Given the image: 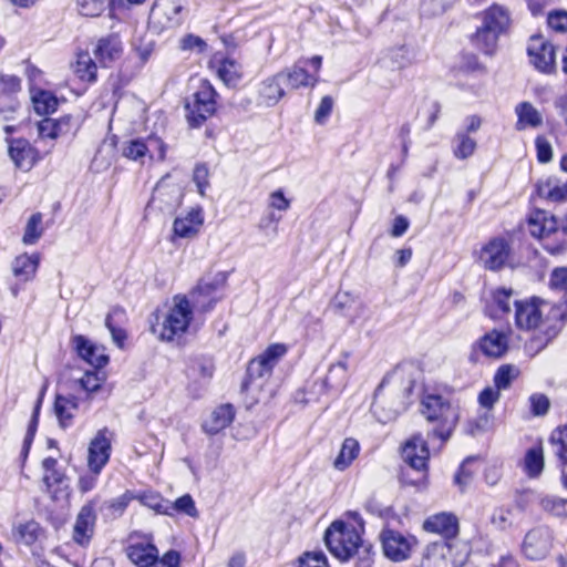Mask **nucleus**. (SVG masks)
I'll return each instance as SVG.
<instances>
[{"label": "nucleus", "instance_id": "11", "mask_svg": "<svg viewBox=\"0 0 567 567\" xmlns=\"http://www.w3.org/2000/svg\"><path fill=\"white\" fill-rule=\"evenodd\" d=\"M530 63L540 72L550 74L556 70L555 47L542 37H533L527 48Z\"/></svg>", "mask_w": 567, "mask_h": 567}, {"label": "nucleus", "instance_id": "1", "mask_svg": "<svg viewBox=\"0 0 567 567\" xmlns=\"http://www.w3.org/2000/svg\"><path fill=\"white\" fill-rule=\"evenodd\" d=\"M419 411L421 415L432 425V430L427 436L437 439L441 443H445L452 436L458 419V408L453 405L449 398L435 393L424 392Z\"/></svg>", "mask_w": 567, "mask_h": 567}, {"label": "nucleus", "instance_id": "62", "mask_svg": "<svg viewBox=\"0 0 567 567\" xmlns=\"http://www.w3.org/2000/svg\"><path fill=\"white\" fill-rule=\"evenodd\" d=\"M268 205L279 212H286L290 208V200L286 198L282 189H277L270 193Z\"/></svg>", "mask_w": 567, "mask_h": 567}, {"label": "nucleus", "instance_id": "63", "mask_svg": "<svg viewBox=\"0 0 567 567\" xmlns=\"http://www.w3.org/2000/svg\"><path fill=\"white\" fill-rule=\"evenodd\" d=\"M547 22L550 29L565 32L567 30V12L554 11L548 14Z\"/></svg>", "mask_w": 567, "mask_h": 567}, {"label": "nucleus", "instance_id": "54", "mask_svg": "<svg viewBox=\"0 0 567 567\" xmlns=\"http://www.w3.org/2000/svg\"><path fill=\"white\" fill-rule=\"evenodd\" d=\"M299 567H329L322 551H308L299 558Z\"/></svg>", "mask_w": 567, "mask_h": 567}, {"label": "nucleus", "instance_id": "56", "mask_svg": "<svg viewBox=\"0 0 567 567\" xmlns=\"http://www.w3.org/2000/svg\"><path fill=\"white\" fill-rule=\"evenodd\" d=\"M209 171L205 164L196 165L193 174V181L197 186L198 193L204 196L205 190L209 187Z\"/></svg>", "mask_w": 567, "mask_h": 567}, {"label": "nucleus", "instance_id": "8", "mask_svg": "<svg viewBox=\"0 0 567 567\" xmlns=\"http://www.w3.org/2000/svg\"><path fill=\"white\" fill-rule=\"evenodd\" d=\"M553 530L547 526H536L528 530L522 544V551L530 560L544 559L551 550Z\"/></svg>", "mask_w": 567, "mask_h": 567}, {"label": "nucleus", "instance_id": "48", "mask_svg": "<svg viewBox=\"0 0 567 567\" xmlns=\"http://www.w3.org/2000/svg\"><path fill=\"white\" fill-rule=\"evenodd\" d=\"M517 377V369L509 364L501 365L494 375V386L499 391L511 386L512 381Z\"/></svg>", "mask_w": 567, "mask_h": 567}, {"label": "nucleus", "instance_id": "34", "mask_svg": "<svg viewBox=\"0 0 567 567\" xmlns=\"http://www.w3.org/2000/svg\"><path fill=\"white\" fill-rule=\"evenodd\" d=\"M359 452V442L353 437H347L343 441L340 452L333 462V467L337 471L341 472L347 470L352 464V462L358 457Z\"/></svg>", "mask_w": 567, "mask_h": 567}, {"label": "nucleus", "instance_id": "22", "mask_svg": "<svg viewBox=\"0 0 567 567\" xmlns=\"http://www.w3.org/2000/svg\"><path fill=\"white\" fill-rule=\"evenodd\" d=\"M529 233L532 236L549 239L553 235H559V225L555 216L545 210H536L528 218Z\"/></svg>", "mask_w": 567, "mask_h": 567}, {"label": "nucleus", "instance_id": "2", "mask_svg": "<svg viewBox=\"0 0 567 567\" xmlns=\"http://www.w3.org/2000/svg\"><path fill=\"white\" fill-rule=\"evenodd\" d=\"M193 320V309L186 296L176 295L173 305L163 320L152 324V332L165 342H179L188 331Z\"/></svg>", "mask_w": 567, "mask_h": 567}, {"label": "nucleus", "instance_id": "29", "mask_svg": "<svg viewBox=\"0 0 567 567\" xmlns=\"http://www.w3.org/2000/svg\"><path fill=\"white\" fill-rule=\"evenodd\" d=\"M517 116L516 130L524 131L527 127H538L543 124V116L529 102H520L515 107Z\"/></svg>", "mask_w": 567, "mask_h": 567}, {"label": "nucleus", "instance_id": "7", "mask_svg": "<svg viewBox=\"0 0 567 567\" xmlns=\"http://www.w3.org/2000/svg\"><path fill=\"white\" fill-rule=\"evenodd\" d=\"M515 324L519 330H538L546 326L544 311L548 303L538 299L515 300Z\"/></svg>", "mask_w": 567, "mask_h": 567}, {"label": "nucleus", "instance_id": "26", "mask_svg": "<svg viewBox=\"0 0 567 567\" xmlns=\"http://www.w3.org/2000/svg\"><path fill=\"white\" fill-rule=\"evenodd\" d=\"M127 556L138 567H151L156 563L158 549L150 542L135 543L128 546Z\"/></svg>", "mask_w": 567, "mask_h": 567}, {"label": "nucleus", "instance_id": "57", "mask_svg": "<svg viewBox=\"0 0 567 567\" xmlns=\"http://www.w3.org/2000/svg\"><path fill=\"white\" fill-rule=\"evenodd\" d=\"M474 458H466L460 466L458 472L454 477L455 484L463 491L472 481L473 472L468 468Z\"/></svg>", "mask_w": 567, "mask_h": 567}, {"label": "nucleus", "instance_id": "53", "mask_svg": "<svg viewBox=\"0 0 567 567\" xmlns=\"http://www.w3.org/2000/svg\"><path fill=\"white\" fill-rule=\"evenodd\" d=\"M501 399V391L495 386H486L484 390L481 391L478 394V403L480 405L491 411L495 403H497Z\"/></svg>", "mask_w": 567, "mask_h": 567}, {"label": "nucleus", "instance_id": "35", "mask_svg": "<svg viewBox=\"0 0 567 567\" xmlns=\"http://www.w3.org/2000/svg\"><path fill=\"white\" fill-rule=\"evenodd\" d=\"M513 293V289L504 287L492 292V303L488 306L491 317L496 318L511 311Z\"/></svg>", "mask_w": 567, "mask_h": 567}, {"label": "nucleus", "instance_id": "61", "mask_svg": "<svg viewBox=\"0 0 567 567\" xmlns=\"http://www.w3.org/2000/svg\"><path fill=\"white\" fill-rule=\"evenodd\" d=\"M21 89V80L11 74L0 75V92L4 94H12Z\"/></svg>", "mask_w": 567, "mask_h": 567}, {"label": "nucleus", "instance_id": "20", "mask_svg": "<svg viewBox=\"0 0 567 567\" xmlns=\"http://www.w3.org/2000/svg\"><path fill=\"white\" fill-rule=\"evenodd\" d=\"M203 224V209L200 207L192 208L186 215L175 218L173 231L179 238H193L199 233Z\"/></svg>", "mask_w": 567, "mask_h": 567}, {"label": "nucleus", "instance_id": "18", "mask_svg": "<svg viewBox=\"0 0 567 567\" xmlns=\"http://www.w3.org/2000/svg\"><path fill=\"white\" fill-rule=\"evenodd\" d=\"M152 146H156L158 148V158L164 159L166 146L157 137H148L147 142L141 138L131 140L123 144L122 155L132 161H142L152 152Z\"/></svg>", "mask_w": 567, "mask_h": 567}, {"label": "nucleus", "instance_id": "4", "mask_svg": "<svg viewBox=\"0 0 567 567\" xmlns=\"http://www.w3.org/2000/svg\"><path fill=\"white\" fill-rule=\"evenodd\" d=\"M324 543L329 551L338 559L349 560L363 546L355 527L342 520H334L324 533Z\"/></svg>", "mask_w": 567, "mask_h": 567}, {"label": "nucleus", "instance_id": "52", "mask_svg": "<svg viewBox=\"0 0 567 567\" xmlns=\"http://www.w3.org/2000/svg\"><path fill=\"white\" fill-rule=\"evenodd\" d=\"M53 124L58 137L73 133L79 128V123L72 115L53 118Z\"/></svg>", "mask_w": 567, "mask_h": 567}, {"label": "nucleus", "instance_id": "59", "mask_svg": "<svg viewBox=\"0 0 567 567\" xmlns=\"http://www.w3.org/2000/svg\"><path fill=\"white\" fill-rule=\"evenodd\" d=\"M179 48L183 51H195L197 53H202L206 49V43L197 35L187 34L181 40Z\"/></svg>", "mask_w": 567, "mask_h": 567}, {"label": "nucleus", "instance_id": "13", "mask_svg": "<svg viewBox=\"0 0 567 567\" xmlns=\"http://www.w3.org/2000/svg\"><path fill=\"white\" fill-rule=\"evenodd\" d=\"M111 455V433L104 427L99 430L89 445L87 465L94 473L99 474L106 465Z\"/></svg>", "mask_w": 567, "mask_h": 567}, {"label": "nucleus", "instance_id": "40", "mask_svg": "<svg viewBox=\"0 0 567 567\" xmlns=\"http://www.w3.org/2000/svg\"><path fill=\"white\" fill-rule=\"evenodd\" d=\"M284 72V82L288 83L291 89H298L300 86H313L317 82V78L310 75L303 68L298 65L292 66L288 71Z\"/></svg>", "mask_w": 567, "mask_h": 567}, {"label": "nucleus", "instance_id": "17", "mask_svg": "<svg viewBox=\"0 0 567 567\" xmlns=\"http://www.w3.org/2000/svg\"><path fill=\"white\" fill-rule=\"evenodd\" d=\"M8 153L14 165L25 172L38 161V151L24 138L10 141Z\"/></svg>", "mask_w": 567, "mask_h": 567}, {"label": "nucleus", "instance_id": "3", "mask_svg": "<svg viewBox=\"0 0 567 567\" xmlns=\"http://www.w3.org/2000/svg\"><path fill=\"white\" fill-rule=\"evenodd\" d=\"M508 10L499 4H493L482 12V25L477 29L473 41L485 54H493L499 37L509 27Z\"/></svg>", "mask_w": 567, "mask_h": 567}, {"label": "nucleus", "instance_id": "16", "mask_svg": "<svg viewBox=\"0 0 567 567\" xmlns=\"http://www.w3.org/2000/svg\"><path fill=\"white\" fill-rule=\"evenodd\" d=\"M421 567H457L453 548L447 542H435L424 549Z\"/></svg>", "mask_w": 567, "mask_h": 567}, {"label": "nucleus", "instance_id": "58", "mask_svg": "<svg viewBox=\"0 0 567 567\" xmlns=\"http://www.w3.org/2000/svg\"><path fill=\"white\" fill-rule=\"evenodd\" d=\"M559 234L564 236L559 244L551 245L549 241L545 244V249L551 255H559L567 250V214L560 223Z\"/></svg>", "mask_w": 567, "mask_h": 567}, {"label": "nucleus", "instance_id": "46", "mask_svg": "<svg viewBox=\"0 0 567 567\" xmlns=\"http://www.w3.org/2000/svg\"><path fill=\"white\" fill-rule=\"evenodd\" d=\"M16 530L20 542L25 545H32L35 543L42 532L40 525L34 520L20 524Z\"/></svg>", "mask_w": 567, "mask_h": 567}, {"label": "nucleus", "instance_id": "45", "mask_svg": "<svg viewBox=\"0 0 567 567\" xmlns=\"http://www.w3.org/2000/svg\"><path fill=\"white\" fill-rule=\"evenodd\" d=\"M454 141L456 143L454 155L457 158L465 159L470 157L476 148V142L465 132L456 133Z\"/></svg>", "mask_w": 567, "mask_h": 567}, {"label": "nucleus", "instance_id": "21", "mask_svg": "<svg viewBox=\"0 0 567 567\" xmlns=\"http://www.w3.org/2000/svg\"><path fill=\"white\" fill-rule=\"evenodd\" d=\"M284 72H279L264 80L258 86V104L274 106L285 95Z\"/></svg>", "mask_w": 567, "mask_h": 567}, {"label": "nucleus", "instance_id": "60", "mask_svg": "<svg viewBox=\"0 0 567 567\" xmlns=\"http://www.w3.org/2000/svg\"><path fill=\"white\" fill-rule=\"evenodd\" d=\"M174 508L177 512L184 513L190 517H197L198 515L195 502L188 494L178 497L174 503Z\"/></svg>", "mask_w": 567, "mask_h": 567}, {"label": "nucleus", "instance_id": "36", "mask_svg": "<svg viewBox=\"0 0 567 567\" xmlns=\"http://www.w3.org/2000/svg\"><path fill=\"white\" fill-rule=\"evenodd\" d=\"M217 74L227 86H236L243 76L241 65L234 59L226 58L220 61Z\"/></svg>", "mask_w": 567, "mask_h": 567}, {"label": "nucleus", "instance_id": "30", "mask_svg": "<svg viewBox=\"0 0 567 567\" xmlns=\"http://www.w3.org/2000/svg\"><path fill=\"white\" fill-rule=\"evenodd\" d=\"M40 256L38 254H23L18 256L13 264L12 270L16 277L20 278L23 281L31 280L39 267Z\"/></svg>", "mask_w": 567, "mask_h": 567}, {"label": "nucleus", "instance_id": "50", "mask_svg": "<svg viewBox=\"0 0 567 567\" xmlns=\"http://www.w3.org/2000/svg\"><path fill=\"white\" fill-rule=\"evenodd\" d=\"M80 14L84 17H99L105 10V0H76Z\"/></svg>", "mask_w": 567, "mask_h": 567}, {"label": "nucleus", "instance_id": "12", "mask_svg": "<svg viewBox=\"0 0 567 567\" xmlns=\"http://www.w3.org/2000/svg\"><path fill=\"white\" fill-rule=\"evenodd\" d=\"M416 544L415 537L404 536L399 532L385 530L382 534L383 553L393 561L408 559Z\"/></svg>", "mask_w": 567, "mask_h": 567}, {"label": "nucleus", "instance_id": "64", "mask_svg": "<svg viewBox=\"0 0 567 567\" xmlns=\"http://www.w3.org/2000/svg\"><path fill=\"white\" fill-rule=\"evenodd\" d=\"M181 554L177 550H168L161 558L157 557L154 567H179Z\"/></svg>", "mask_w": 567, "mask_h": 567}, {"label": "nucleus", "instance_id": "5", "mask_svg": "<svg viewBox=\"0 0 567 567\" xmlns=\"http://www.w3.org/2000/svg\"><path fill=\"white\" fill-rule=\"evenodd\" d=\"M216 91L208 81H202L185 104L186 120L192 127L202 126L216 111Z\"/></svg>", "mask_w": 567, "mask_h": 567}, {"label": "nucleus", "instance_id": "47", "mask_svg": "<svg viewBox=\"0 0 567 567\" xmlns=\"http://www.w3.org/2000/svg\"><path fill=\"white\" fill-rule=\"evenodd\" d=\"M388 56L392 65L398 69H403L413 62V52L405 45L392 48L388 52Z\"/></svg>", "mask_w": 567, "mask_h": 567}, {"label": "nucleus", "instance_id": "25", "mask_svg": "<svg viewBox=\"0 0 567 567\" xmlns=\"http://www.w3.org/2000/svg\"><path fill=\"white\" fill-rule=\"evenodd\" d=\"M123 48L116 35H109L99 40L93 54L101 66L107 68L115 60L120 59Z\"/></svg>", "mask_w": 567, "mask_h": 567}, {"label": "nucleus", "instance_id": "19", "mask_svg": "<svg viewBox=\"0 0 567 567\" xmlns=\"http://www.w3.org/2000/svg\"><path fill=\"white\" fill-rule=\"evenodd\" d=\"M73 346L79 357L94 368H103L109 362L105 349L94 344L83 336H75L73 338Z\"/></svg>", "mask_w": 567, "mask_h": 567}, {"label": "nucleus", "instance_id": "28", "mask_svg": "<svg viewBox=\"0 0 567 567\" xmlns=\"http://www.w3.org/2000/svg\"><path fill=\"white\" fill-rule=\"evenodd\" d=\"M234 416L233 405L223 404L212 412L210 417L204 423L203 427L209 434H217L233 422Z\"/></svg>", "mask_w": 567, "mask_h": 567}, {"label": "nucleus", "instance_id": "24", "mask_svg": "<svg viewBox=\"0 0 567 567\" xmlns=\"http://www.w3.org/2000/svg\"><path fill=\"white\" fill-rule=\"evenodd\" d=\"M384 381L377 388L371 409L378 420L388 423L394 420L401 411L404 410V403L401 399L391 402L390 406H385Z\"/></svg>", "mask_w": 567, "mask_h": 567}, {"label": "nucleus", "instance_id": "55", "mask_svg": "<svg viewBox=\"0 0 567 567\" xmlns=\"http://www.w3.org/2000/svg\"><path fill=\"white\" fill-rule=\"evenodd\" d=\"M530 411L535 416L545 415L550 406L549 399L542 393H534L529 396Z\"/></svg>", "mask_w": 567, "mask_h": 567}, {"label": "nucleus", "instance_id": "37", "mask_svg": "<svg viewBox=\"0 0 567 567\" xmlns=\"http://www.w3.org/2000/svg\"><path fill=\"white\" fill-rule=\"evenodd\" d=\"M539 196L553 202L567 199V182L560 183L555 177H549L545 183L537 186Z\"/></svg>", "mask_w": 567, "mask_h": 567}, {"label": "nucleus", "instance_id": "49", "mask_svg": "<svg viewBox=\"0 0 567 567\" xmlns=\"http://www.w3.org/2000/svg\"><path fill=\"white\" fill-rule=\"evenodd\" d=\"M542 507L558 517H567V498L545 496L542 498Z\"/></svg>", "mask_w": 567, "mask_h": 567}, {"label": "nucleus", "instance_id": "32", "mask_svg": "<svg viewBox=\"0 0 567 567\" xmlns=\"http://www.w3.org/2000/svg\"><path fill=\"white\" fill-rule=\"evenodd\" d=\"M31 101L34 111L39 115H48L54 113L59 106L58 97L50 91L47 90H31Z\"/></svg>", "mask_w": 567, "mask_h": 567}, {"label": "nucleus", "instance_id": "38", "mask_svg": "<svg viewBox=\"0 0 567 567\" xmlns=\"http://www.w3.org/2000/svg\"><path fill=\"white\" fill-rule=\"evenodd\" d=\"M524 470L528 477H538L544 470V452L542 446L527 450L524 457Z\"/></svg>", "mask_w": 567, "mask_h": 567}, {"label": "nucleus", "instance_id": "31", "mask_svg": "<svg viewBox=\"0 0 567 567\" xmlns=\"http://www.w3.org/2000/svg\"><path fill=\"white\" fill-rule=\"evenodd\" d=\"M78 410V401L74 396H64L58 394L54 402V412L62 427H69L72 424L74 414Z\"/></svg>", "mask_w": 567, "mask_h": 567}, {"label": "nucleus", "instance_id": "33", "mask_svg": "<svg viewBox=\"0 0 567 567\" xmlns=\"http://www.w3.org/2000/svg\"><path fill=\"white\" fill-rule=\"evenodd\" d=\"M68 477L58 468L43 474V483L47 492L53 499H59L68 495L69 482Z\"/></svg>", "mask_w": 567, "mask_h": 567}, {"label": "nucleus", "instance_id": "6", "mask_svg": "<svg viewBox=\"0 0 567 567\" xmlns=\"http://www.w3.org/2000/svg\"><path fill=\"white\" fill-rule=\"evenodd\" d=\"M288 347L285 343H272L261 354L250 360L247 367V381L243 386L258 379H268L278 362L287 354Z\"/></svg>", "mask_w": 567, "mask_h": 567}, {"label": "nucleus", "instance_id": "9", "mask_svg": "<svg viewBox=\"0 0 567 567\" xmlns=\"http://www.w3.org/2000/svg\"><path fill=\"white\" fill-rule=\"evenodd\" d=\"M96 501L91 499L79 511L72 529V540L81 547H87L95 533Z\"/></svg>", "mask_w": 567, "mask_h": 567}, {"label": "nucleus", "instance_id": "42", "mask_svg": "<svg viewBox=\"0 0 567 567\" xmlns=\"http://www.w3.org/2000/svg\"><path fill=\"white\" fill-rule=\"evenodd\" d=\"M549 443L554 446L555 455L567 464V424L555 429L549 437Z\"/></svg>", "mask_w": 567, "mask_h": 567}, {"label": "nucleus", "instance_id": "15", "mask_svg": "<svg viewBox=\"0 0 567 567\" xmlns=\"http://www.w3.org/2000/svg\"><path fill=\"white\" fill-rule=\"evenodd\" d=\"M429 456V447L422 434L413 435L406 441L402 450L404 462L417 472L426 470Z\"/></svg>", "mask_w": 567, "mask_h": 567}, {"label": "nucleus", "instance_id": "44", "mask_svg": "<svg viewBox=\"0 0 567 567\" xmlns=\"http://www.w3.org/2000/svg\"><path fill=\"white\" fill-rule=\"evenodd\" d=\"M42 233V215L33 214L27 223L22 240L25 245H33L40 239Z\"/></svg>", "mask_w": 567, "mask_h": 567}, {"label": "nucleus", "instance_id": "39", "mask_svg": "<svg viewBox=\"0 0 567 567\" xmlns=\"http://www.w3.org/2000/svg\"><path fill=\"white\" fill-rule=\"evenodd\" d=\"M96 62L97 61H94L87 52H81L78 54L74 72L81 80L93 82L96 79Z\"/></svg>", "mask_w": 567, "mask_h": 567}, {"label": "nucleus", "instance_id": "27", "mask_svg": "<svg viewBox=\"0 0 567 567\" xmlns=\"http://www.w3.org/2000/svg\"><path fill=\"white\" fill-rule=\"evenodd\" d=\"M478 347L486 357L499 358L507 351V337L501 331L493 330L481 338Z\"/></svg>", "mask_w": 567, "mask_h": 567}, {"label": "nucleus", "instance_id": "10", "mask_svg": "<svg viewBox=\"0 0 567 567\" xmlns=\"http://www.w3.org/2000/svg\"><path fill=\"white\" fill-rule=\"evenodd\" d=\"M185 18L182 0H158L151 10V19L162 29L179 27Z\"/></svg>", "mask_w": 567, "mask_h": 567}, {"label": "nucleus", "instance_id": "23", "mask_svg": "<svg viewBox=\"0 0 567 567\" xmlns=\"http://www.w3.org/2000/svg\"><path fill=\"white\" fill-rule=\"evenodd\" d=\"M423 528L445 538H453L458 534V519L452 513H437L425 519Z\"/></svg>", "mask_w": 567, "mask_h": 567}, {"label": "nucleus", "instance_id": "14", "mask_svg": "<svg viewBox=\"0 0 567 567\" xmlns=\"http://www.w3.org/2000/svg\"><path fill=\"white\" fill-rule=\"evenodd\" d=\"M511 246L504 238L491 239L480 252V261L485 269L496 271L503 268L509 257Z\"/></svg>", "mask_w": 567, "mask_h": 567}, {"label": "nucleus", "instance_id": "43", "mask_svg": "<svg viewBox=\"0 0 567 567\" xmlns=\"http://www.w3.org/2000/svg\"><path fill=\"white\" fill-rule=\"evenodd\" d=\"M215 290L216 285L214 282L200 280L196 288L190 292V297L195 303L200 305L203 310L207 311L213 308V303L216 301V299L212 298L206 305L204 300H200V298L210 297Z\"/></svg>", "mask_w": 567, "mask_h": 567}, {"label": "nucleus", "instance_id": "41", "mask_svg": "<svg viewBox=\"0 0 567 567\" xmlns=\"http://www.w3.org/2000/svg\"><path fill=\"white\" fill-rule=\"evenodd\" d=\"M343 360H339L338 362L330 365L329 372L326 377L324 383L329 388H341L346 383L347 379V360L349 358V353L344 352Z\"/></svg>", "mask_w": 567, "mask_h": 567}, {"label": "nucleus", "instance_id": "51", "mask_svg": "<svg viewBox=\"0 0 567 567\" xmlns=\"http://www.w3.org/2000/svg\"><path fill=\"white\" fill-rule=\"evenodd\" d=\"M514 514L511 508L498 507L491 517V523L498 529L505 530L513 525Z\"/></svg>", "mask_w": 567, "mask_h": 567}]
</instances>
